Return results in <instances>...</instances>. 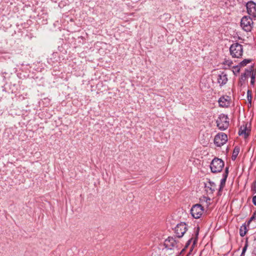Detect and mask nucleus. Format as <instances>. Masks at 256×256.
<instances>
[{
	"instance_id": "obj_16",
	"label": "nucleus",
	"mask_w": 256,
	"mask_h": 256,
	"mask_svg": "<svg viewBox=\"0 0 256 256\" xmlns=\"http://www.w3.org/2000/svg\"><path fill=\"white\" fill-rule=\"evenodd\" d=\"M249 225H248V224L246 223L242 224L240 228V234L242 237L244 236L248 231V229L247 226Z\"/></svg>"
},
{
	"instance_id": "obj_14",
	"label": "nucleus",
	"mask_w": 256,
	"mask_h": 256,
	"mask_svg": "<svg viewBox=\"0 0 256 256\" xmlns=\"http://www.w3.org/2000/svg\"><path fill=\"white\" fill-rule=\"evenodd\" d=\"M218 103L222 107H228L230 104V98L228 96H223L220 98Z\"/></svg>"
},
{
	"instance_id": "obj_3",
	"label": "nucleus",
	"mask_w": 256,
	"mask_h": 256,
	"mask_svg": "<svg viewBox=\"0 0 256 256\" xmlns=\"http://www.w3.org/2000/svg\"><path fill=\"white\" fill-rule=\"evenodd\" d=\"M217 126L222 130H226L229 126L228 118L224 114H220L216 120Z\"/></svg>"
},
{
	"instance_id": "obj_5",
	"label": "nucleus",
	"mask_w": 256,
	"mask_h": 256,
	"mask_svg": "<svg viewBox=\"0 0 256 256\" xmlns=\"http://www.w3.org/2000/svg\"><path fill=\"white\" fill-rule=\"evenodd\" d=\"M204 212V208L200 204L194 205L190 209V214L194 218H199Z\"/></svg>"
},
{
	"instance_id": "obj_21",
	"label": "nucleus",
	"mask_w": 256,
	"mask_h": 256,
	"mask_svg": "<svg viewBox=\"0 0 256 256\" xmlns=\"http://www.w3.org/2000/svg\"><path fill=\"white\" fill-rule=\"evenodd\" d=\"M247 98L250 102H251L252 100V92L250 90H248L247 92Z\"/></svg>"
},
{
	"instance_id": "obj_27",
	"label": "nucleus",
	"mask_w": 256,
	"mask_h": 256,
	"mask_svg": "<svg viewBox=\"0 0 256 256\" xmlns=\"http://www.w3.org/2000/svg\"><path fill=\"white\" fill-rule=\"evenodd\" d=\"M190 241H191V240H188V244H190Z\"/></svg>"
},
{
	"instance_id": "obj_20",
	"label": "nucleus",
	"mask_w": 256,
	"mask_h": 256,
	"mask_svg": "<svg viewBox=\"0 0 256 256\" xmlns=\"http://www.w3.org/2000/svg\"><path fill=\"white\" fill-rule=\"evenodd\" d=\"M240 70V68H239V66H237L233 67V72L234 74H236L239 73Z\"/></svg>"
},
{
	"instance_id": "obj_23",
	"label": "nucleus",
	"mask_w": 256,
	"mask_h": 256,
	"mask_svg": "<svg viewBox=\"0 0 256 256\" xmlns=\"http://www.w3.org/2000/svg\"><path fill=\"white\" fill-rule=\"evenodd\" d=\"M256 218V213H254L252 216H251V218H250V219L248 221V225H249L250 224V222L254 220V219H255Z\"/></svg>"
},
{
	"instance_id": "obj_19",
	"label": "nucleus",
	"mask_w": 256,
	"mask_h": 256,
	"mask_svg": "<svg viewBox=\"0 0 256 256\" xmlns=\"http://www.w3.org/2000/svg\"><path fill=\"white\" fill-rule=\"evenodd\" d=\"M250 62H251L250 59H244V60H242V62H240V66H244L250 63Z\"/></svg>"
},
{
	"instance_id": "obj_18",
	"label": "nucleus",
	"mask_w": 256,
	"mask_h": 256,
	"mask_svg": "<svg viewBox=\"0 0 256 256\" xmlns=\"http://www.w3.org/2000/svg\"><path fill=\"white\" fill-rule=\"evenodd\" d=\"M248 247V239H246L245 244H244V248H242V254H240V256H244V254H245L246 252V251Z\"/></svg>"
},
{
	"instance_id": "obj_6",
	"label": "nucleus",
	"mask_w": 256,
	"mask_h": 256,
	"mask_svg": "<svg viewBox=\"0 0 256 256\" xmlns=\"http://www.w3.org/2000/svg\"><path fill=\"white\" fill-rule=\"evenodd\" d=\"M188 230L186 225L184 222H180L176 225L174 232L178 238H182Z\"/></svg>"
},
{
	"instance_id": "obj_15",
	"label": "nucleus",
	"mask_w": 256,
	"mask_h": 256,
	"mask_svg": "<svg viewBox=\"0 0 256 256\" xmlns=\"http://www.w3.org/2000/svg\"><path fill=\"white\" fill-rule=\"evenodd\" d=\"M228 82V78L227 75L224 73L222 72L218 76V82L220 84V86H222Z\"/></svg>"
},
{
	"instance_id": "obj_22",
	"label": "nucleus",
	"mask_w": 256,
	"mask_h": 256,
	"mask_svg": "<svg viewBox=\"0 0 256 256\" xmlns=\"http://www.w3.org/2000/svg\"><path fill=\"white\" fill-rule=\"evenodd\" d=\"M255 83V76L254 75L253 73L251 76V80H250V84L252 86H254Z\"/></svg>"
},
{
	"instance_id": "obj_13",
	"label": "nucleus",
	"mask_w": 256,
	"mask_h": 256,
	"mask_svg": "<svg viewBox=\"0 0 256 256\" xmlns=\"http://www.w3.org/2000/svg\"><path fill=\"white\" fill-rule=\"evenodd\" d=\"M252 72V67L251 66L248 69H246L245 72L242 74L240 77V78L239 84L240 86H242L247 78V77L250 75Z\"/></svg>"
},
{
	"instance_id": "obj_11",
	"label": "nucleus",
	"mask_w": 256,
	"mask_h": 256,
	"mask_svg": "<svg viewBox=\"0 0 256 256\" xmlns=\"http://www.w3.org/2000/svg\"><path fill=\"white\" fill-rule=\"evenodd\" d=\"M207 193L209 194H212L213 192L216 190V184L210 180H208L204 184Z\"/></svg>"
},
{
	"instance_id": "obj_7",
	"label": "nucleus",
	"mask_w": 256,
	"mask_h": 256,
	"mask_svg": "<svg viewBox=\"0 0 256 256\" xmlns=\"http://www.w3.org/2000/svg\"><path fill=\"white\" fill-rule=\"evenodd\" d=\"M227 140V135L222 132L216 134L214 139V144L218 146H221L224 145Z\"/></svg>"
},
{
	"instance_id": "obj_9",
	"label": "nucleus",
	"mask_w": 256,
	"mask_h": 256,
	"mask_svg": "<svg viewBox=\"0 0 256 256\" xmlns=\"http://www.w3.org/2000/svg\"><path fill=\"white\" fill-rule=\"evenodd\" d=\"M250 129L248 127V124L246 123L240 126L238 131V134L246 138L250 135Z\"/></svg>"
},
{
	"instance_id": "obj_10",
	"label": "nucleus",
	"mask_w": 256,
	"mask_h": 256,
	"mask_svg": "<svg viewBox=\"0 0 256 256\" xmlns=\"http://www.w3.org/2000/svg\"><path fill=\"white\" fill-rule=\"evenodd\" d=\"M247 12L250 16H256V4L253 2H249L246 4Z\"/></svg>"
},
{
	"instance_id": "obj_17",
	"label": "nucleus",
	"mask_w": 256,
	"mask_h": 256,
	"mask_svg": "<svg viewBox=\"0 0 256 256\" xmlns=\"http://www.w3.org/2000/svg\"><path fill=\"white\" fill-rule=\"evenodd\" d=\"M240 152V148L238 147H235L232 152V159L234 160L236 158Z\"/></svg>"
},
{
	"instance_id": "obj_4",
	"label": "nucleus",
	"mask_w": 256,
	"mask_h": 256,
	"mask_svg": "<svg viewBox=\"0 0 256 256\" xmlns=\"http://www.w3.org/2000/svg\"><path fill=\"white\" fill-rule=\"evenodd\" d=\"M252 24V20L250 16H244L241 20L240 26L246 32H250L251 30Z\"/></svg>"
},
{
	"instance_id": "obj_12",
	"label": "nucleus",
	"mask_w": 256,
	"mask_h": 256,
	"mask_svg": "<svg viewBox=\"0 0 256 256\" xmlns=\"http://www.w3.org/2000/svg\"><path fill=\"white\" fill-rule=\"evenodd\" d=\"M228 168H226L225 172L223 174V178L220 180V183L218 188V194L220 196L222 194V192L225 186L226 178H228Z\"/></svg>"
},
{
	"instance_id": "obj_1",
	"label": "nucleus",
	"mask_w": 256,
	"mask_h": 256,
	"mask_svg": "<svg viewBox=\"0 0 256 256\" xmlns=\"http://www.w3.org/2000/svg\"><path fill=\"white\" fill-rule=\"evenodd\" d=\"M230 52L232 58H240L243 53L242 46L238 42L234 43L230 46Z\"/></svg>"
},
{
	"instance_id": "obj_8",
	"label": "nucleus",
	"mask_w": 256,
	"mask_h": 256,
	"mask_svg": "<svg viewBox=\"0 0 256 256\" xmlns=\"http://www.w3.org/2000/svg\"><path fill=\"white\" fill-rule=\"evenodd\" d=\"M164 245L166 248L168 249H174V248H178L180 244H178L175 239L172 237H168L164 240Z\"/></svg>"
},
{
	"instance_id": "obj_24",
	"label": "nucleus",
	"mask_w": 256,
	"mask_h": 256,
	"mask_svg": "<svg viewBox=\"0 0 256 256\" xmlns=\"http://www.w3.org/2000/svg\"><path fill=\"white\" fill-rule=\"evenodd\" d=\"M252 201L254 204L256 206V196H254L252 197Z\"/></svg>"
},
{
	"instance_id": "obj_26",
	"label": "nucleus",
	"mask_w": 256,
	"mask_h": 256,
	"mask_svg": "<svg viewBox=\"0 0 256 256\" xmlns=\"http://www.w3.org/2000/svg\"><path fill=\"white\" fill-rule=\"evenodd\" d=\"M206 199V202H210V198H205Z\"/></svg>"
},
{
	"instance_id": "obj_25",
	"label": "nucleus",
	"mask_w": 256,
	"mask_h": 256,
	"mask_svg": "<svg viewBox=\"0 0 256 256\" xmlns=\"http://www.w3.org/2000/svg\"><path fill=\"white\" fill-rule=\"evenodd\" d=\"M198 231H199V228H198H198H196V236H197V235H198Z\"/></svg>"
},
{
	"instance_id": "obj_2",
	"label": "nucleus",
	"mask_w": 256,
	"mask_h": 256,
	"mask_svg": "<svg viewBox=\"0 0 256 256\" xmlns=\"http://www.w3.org/2000/svg\"><path fill=\"white\" fill-rule=\"evenodd\" d=\"M224 165V162L221 159L216 158L211 162L210 168L212 173L220 172Z\"/></svg>"
}]
</instances>
